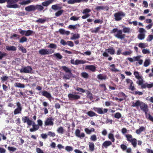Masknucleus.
<instances>
[{
    "instance_id": "1",
    "label": "nucleus",
    "mask_w": 153,
    "mask_h": 153,
    "mask_svg": "<svg viewBox=\"0 0 153 153\" xmlns=\"http://www.w3.org/2000/svg\"><path fill=\"white\" fill-rule=\"evenodd\" d=\"M131 106L136 107L140 106L141 110L144 112L145 114H147L148 111V105L140 100H137L135 102H133L132 103Z\"/></svg>"
},
{
    "instance_id": "2",
    "label": "nucleus",
    "mask_w": 153,
    "mask_h": 153,
    "mask_svg": "<svg viewBox=\"0 0 153 153\" xmlns=\"http://www.w3.org/2000/svg\"><path fill=\"white\" fill-rule=\"evenodd\" d=\"M54 50L52 49H42L39 51V53L42 55L50 54L54 52Z\"/></svg>"
},
{
    "instance_id": "3",
    "label": "nucleus",
    "mask_w": 153,
    "mask_h": 153,
    "mask_svg": "<svg viewBox=\"0 0 153 153\" xmlns=\"http://www.w3.org/2000/svg\"><path fill=\"white\" fill-rule=\"evenodd\" d=\"M54 119L51 117L47 118L44 121L45 126H52L54 124Z\"/></svg>"
},
{
    "instance_id": "4",
    "label": "nucleus",
    "mask_w": 153,
    "mask_h": 153,
    "mask_svg": "<svg viewBox=\"0 0 153 153\" xmlns=\"http://www.w3.org/2000/svg\"><path fill=\"white\" fill-rule=\"evenodd\" d=\"M18 31L19 33L22 35H25L27 36L31 35L33 33V31L32 30H23L21 28L19 29Z\"/></svg>"
},
{
    "instance_id": "5",
    "label": "nucleus",
    "mask_w": 153,
    "mask_h": 153,
    "mask_svg": "<svg viewBox=\"0 0 153 153\" xmlns=\"http://www.w3.org/2000/svg\"><path fill=\"white\" fill-rule=\"evenodd\" d=\"M138 31L140 33L137 36L138 39L141 40L143 39L145 37V33H146V31L143 28H140Z\"/></svg>"
},
{
    "instance_id": "6",
    "label": "nucleus",
    "mask_w": 153,
    "mask_h": 153,
    "mask_svg": "<svg viewBox=\"0 0 153 153\" xmlns=\"http://www.w3.org/2000/svg\"><path fill=\"white\" fill-rule=\"evenodd\" d=\"M125 16V13L121 11L116 13L114 14L115 19L117 21H120Z\"/></svg>"
},
{
    "instance_id": "7",
    "label": "nucleus",
    "mask_w": 153,
    "mask_h": 153,
    "mask_svg": "<svg viewBox=\"0 0 153 153\" xmlns=\"http://www.w3.org/2000/svg\"><path fill=\"white\" fill-rule=\"evenodd\" d=\"M115 51L114 49L112 48L106 49L102 55L104 57H108L109 56L108 53L111 55H113L114 54Z\"/></svg>"
},
{
    "instance_id": "8",
    "label": "nucleus",
    "mask_w": 153,
    "mask_h": 153,
    "mask_svg": "<svg viewBox=\"0 0 153 153\" xmlns=\"http://www.w3.org/2000/svg\"><path fill=\"white\" fill-rule=\"evenodd\" d=\"M76 93L73 92L68 94V97L70 100H75L80 99V96L76 94Z\"/></svg>"
},
{
    "instance_id": "9",
    "label": "nucleus",
    "mask_w": 153,
    "mask_h": 153,
    "mask_svg": "<svg viewBox=\"0 0 153 153\" xmlns=\"http://www.w3.org/2000/svg\"><path fill=\"white\" fill-rule=\"evenodd\" d=\"M16 105L17 107L15 109L13 112L14 115L21 114L22 109L21 104L19 102H17Z\"/></svg>"
},
{
    "instance_id": "10",
    "label": "nucleus",
    "mask_w": 153,
    "mask_h": 153,
    "mask_svg": "<svg viewBox=\"0 0 153 153\" xmlns=\"http://www.w3.org/2000/svg\"><path fill=\"white\" fill-rule=\"evenodd\" d=\"M134 75L135 77L138 80L137 81V83L140 85L142 84V82L143 81L142 77L140 75L139 73L137 71H135L134 72Z\"/></svg>"
},
{
    "instance_id": "11",
    "label": "nucleus",
    "mask_w": 153,
    "mask_h": 153,
    "mask_svg": "<svg viewBox=\"0 0 153 153\" xmlns=\"http://www.w3.org/2000/svg\"><path fill=\"white\" fill-rule=\"evenodd\" d=\"M32 70V68L30 66L27 67H22V68L20 70V72L21 73H30Z\"/></svg>"
},
{
    "instance_id": "12",
    "label": "nucleus",
    "mask_w": 153,
    "mask_h": 153,
    "mask_svg": "<svg viewBox=\"0 0 153 153\" xmlns=\"http://www.w3.org/2000/svg\"><path fill=\"white\" fill-rule=\"evenodd\" d=\"M115 36L117 38L121 39H123L125 36V35L122 34V31L120 30H118Z\"/></svg>"
},
{
    "instance_id": "13",
    "label": "nucleus",
    "mask_w": 153,
    "mask_h": 153,
    "mask_svg": "<svg viewBox=\"0 0 153 153\" xmlns=\"http://www.w3.org/2000/svg\"><path fill=\"white\" fill-rule=\"evenodd\" d=\"M75 134L76 137L80 138H84L85 136V134L84 133L82 132L80 133V131L79 129H77L76 130Z\"/></svg>"
},
{
    "instance_id": "14",
    "label": "nucleus",
    "mask_w": 153,
    "mask_h": 153,
    "mask_svg": "<svg viewBox=\"0 0 153 153\" xmlns=\"http://www.w3.org/2000/svg\"><path fill=\"white\" fill-rule=\"evenodd\" d=\"M88 0H68L67 3L69 4H73L75 3H78L81 2H87Z\"/></svg>"
},
{
    "instance_id": "15",
    "label": "nucleus",
    "mask_w": 153,
    "mask_h": 153,
    "mask_svg": "<svg viewBox=\"0 0 153 153\" xmlns=\"http://www.w3.org/2000/svg\"><path fill=\"white\" fill-rule=\"evenodd\" d=\"M140 85H141L142 88H145L146 87L148 88H151L152 87H153V83L150 84L146 83L144 84H143V81L142 82V84Z\"/></svg>"
},
{
    "instance_id": "16",
    "label": "nucleus",
    "mask_w": 153,
    "mask_h": 153,
    "mask_svg": "<svg viewBox=\"0 0 153 153\" xmlns=\"http://www.w3.org/2000/svg\"><path fill=\"white\" fill-rule=\"evenodd\" d=\"M85 69H88L92 72H94L95 71L96 67L93 65H87L85 66Z\"/></svg>"
},
{
    "instance_id": "17",
    "label": "nucleus",
    "mask_w": 153,
    "mask_h": 153,
    "mask_svg": "<svg viewBox=\"0 0 153 153\" xmlns=\"http://www.w3.org/2000/svg\"><path fill=\"white\" fill-rule=\"evenodd\" d=\"M112 145V143L110 141L106 140L102 144V146L105 148H107L108 147Z\"/></svg>"
},
{
    "instance_id": "18",
    "label": "nucleus",
    "mask_w": 153,
    "mask_h": 153,
    "mask_svg": "<svg viewBox=\"0 0 153 153\" xmlns=\"http://www.w3.org/2000/svg\"><path fill=\"white\" fill-rule=\"evenodd\" d=\"M42 95L47 97V98L49 99L51 97V94L46 91H43L41 92Z\"/></svg>"
},
{
    "instance_id": "19",
    "label": "nucleus",
    "mask_w": 153,
    "mask_h": 153,
    "mask_svg": "<svg viewBox=\"0 0 153 153\" xmlns=\"http://www.w3.org/2000/svg\"><path fill=\"white\" fill-rule=\"evenodd\" d=\"M21 2L19 4L21 5H26L30 3L32 1V0H20Z\"/></svg>"
},
{
    "instance_id": "20",
    "label": "nucleus",
    "mask_w": 153,
    "mask_h": 153,
    "mask_svg": "<svg viewBox=\"0 0 153 153\" xmlns=\"http://www.w3.org/2000/svg\"><path fill=\"white\" fill-rule=\"evenodd\" d=\"M54 1V0H48L42 3V5L44 6L47 7L50 4L52 3Z\"/></svg>"
},
{
    "instance_id": "21",
    "label": "nucleus",
    "mask_w": 153,
    "mask_h": 153,
    "mask_svg": "<svg viewBox=\"0 0 153 153\" xmlns=\"http://www.w3.org/2000/svg\"><path fill=\"white\" fill-rule=\"evenodd\" d=\"M5 48L8 51H16L17 49L16 47L13 46L7 45L5 47Z\"/></svg>"
},
{
    "instance_id": "22",
    "label": "nucleus",
    "mask_w": 153,
    "mask_h": 153,
    "mask_svg": "<svg viewBox=\"0 0 153 153\" xmlns=\"http://www.w3.org/2000/svg\"><path fill=\"white\" fill-rule=\"evenodd\" d=\"M25 10L27 11H31L35 10V6L30 5L26 7L25 8Z\"/></svg>"
},
{
    "instance_id": "23",
    "label": "nucleus",
    "mask_w": 153,
    "mask_h": 153,
    "mask_svg": "<svg viewBox=\"0 0 153 153\" xmlns=\"http://www.w3.org/2000/svg\"><path fill=\"white\" fill-rule=\"evenodd\" d=\"M59 32L60 34L62 35H69L70 33V32L68 31H65L64 29H60L59 30Z\"/></svg>"
},
{
    "instance_id": "24",
    "label": "nucleus",
    "mask_w": 153,
    "mask_h": 153,
    "mask_svg": "<svg viewBox=\"0 0 153 153\" xmlns=\"http://www.w3.org/2000/svg\"><path fill=\"white\" fill-rule=\"evenodd\" d=\"M85 113L90 117H93L95 116L97 117V114L94 112L91 111H89Z\"/></svg>"
},
{
    "instance_id": "25",
    "label": "nucleus",
    "mask_w": 153,
    "mask_h": 153,
    "mask_svg": "<svg viewBox=\"0 0 153 153\" xmlns=\"http://www.w3.org/2000/svg\"><path fill=\"white\" fill-rule=\"evenodd\" d=\"M102 108H94V110L97 112V113L100 114H103Z\"/></svg>"
},
{
    "instance_id": "26",
    "label": "nucleus",
    "mask_w": 153,
    "mask_h": 153,
    "mask_svg": "<svg viewBox=\"0 0 153 153\" xmlns=\"http://www.w3.org/2000/svg\"><path fill=\"white\" fill-rule=\"evenodd\" d=\"M145 129V128L143 126L140 127L136 131V133L137 134H140L141 132L143 131Z\"/></svg>"
},
{
    "instance_id": "27",
    "label": "nucleus",
    "mask_w": 153,
    "mask_h": 153,
    "mask_svg": "<svg viewBox=\"0 0 153 153\" xmlns=\"http://www.w3.org/2000/svg\"><path fill=\"white\" fill-rule=\"evenodd\" d=\"M86 62V61L83 60L76 59V65L80 64H84Z\"/></svg>"
},
{
    "instance_id": "28",
    "label": "nucleus",
    "mask_w": 153,
    "mask_h": 153,
    "mask_svg": "<svg viewBox=\"0 0 153 153\" xmlns=\"http://www.w3.org/2000/svg\"><path fill=\"white\" fill-rule=\"evenodd\" d=\"M67 74L64 75L63 78L66 79H69L71 77L72 74L71 72H67Z\"/></svg>"
},
{
    "instance_id": "29",
    "label": "nucleus",
    "mask_w": 153,
    "mask_h": 153,
    "mask_svg": "<svg viewBox=\"0 0 153 153\" xmlns=\"http://www.w3.org/2000/svg\"><path fill=\"white\" fill-rule=\"evenodd\" d=\"M89 149L91 151H93L94 150V145L93 142H90L89 143Z\"/></svg>"
},
{
    "instance_id": "30",
    "label": "nucleus",
    "mask_w": 153,
    "mask_h": 153,
    "mask_svg": "<svg viewBox=\"0 0 153 153\" xmlns=\"http://www.w3.org/2000/svg\"><path fill=\"white\" fill-rule=\"evenodd\" d=\"M80 38V35L78 33L74 34L70 38L71 40H74L78 39Z\"/></svg>"
},
{
    "instance_id": "31",
    "label": "nucleus",
    "mask_w": 153,
    "mask_h": 153,
    "mask_svg": "<svg viewBox=\"0 0 153 153\" xmlns=\"http://www.w3.org/2000/svg\"><path fill=\"white\" fill-rule=\"evenodd\" d=\"M104 9H105L106 10H108L107 7H106L105 6H97L95 9L99 11L100 10H103Z\"/></svg>"
},
{
    "instance_id": "32",
    "label": "nucleus",
    "mask_w": 153,
    "mask_h": 153,
    "mask_svg": "<svg viewBox=\"0 0 153 153\" xmlns=\"http://www.w3.org/2000/svg\"><path fill=\"white\" fill-rule=\"evenodd\" d=\"M150 60L149 59H146L144 63V66L145 67L148 66L150 64Z\"/></svg>"
},
{
    "instance_id": "33",
    "label": "nucleus",
    "mask_w": 153,
    "mask_h": 153,
    "mask_svg": "<svg viewBox=\"0 0 153 153\" xmlns=\"http://www.w3.org/2000/svg\"><path fill=\"white\" fill-rule=\"evenodd\" d=\"M108 138L112 142H114L115 139L114 137L113 134L111 133H109L108 134Z\"/></svg>"
},
{
    "instance_id": "34",
    "label": "nucleus",
    "mask_w": 153,
    "mask_h": 153,
    "mask_svg": "<svg viewBox=\"0 0 153 153\" xmlns=\"http://www.w3.org/2000/svg\"><path fill=\"white\" fill-rule=\"evenodd\" d=\"M97 78L100 80L105 79H106V76L105 75H103L102 74H99L97 76Z\"/></svg>"
},
{
    "instance_id": "35",
    "label": "nucleus",
    "mask_w": 153,
    "mask_h": 153,
    "mask_svg": "<svg viewBox=\"0 0 153 153\" xmlns=\"http://www.w3.org/2000/svg\"><path fill=\"white\" fill-rule=\"evenodd\" d=\"M134 148L136 147L137 146V140L135 138H134L130 142Z\"/></svg>"
},
{
    "instance_id": "36",
    "label": "nucleus",
    "mask_w": 153,
    "mask_h": 153,
    "mask_svg": "<svg viewBox=\"0 0 153 153\" xmlns=\"http://www.w3.org/2000/svg\"><path fill=\"white\" fill-rule=\"evenodd\" d=\"M80 25L79 24H77L75 25H70L68 27V28L70 29H75L77 28V27H79Z\"/></svg>"
},
{
    "instance_id": "37",
    "label": "nucleus",
    "mask_w": 153,
    "mask_h": 153,
    "mask_svg": "<svg viewBox=\"0 0 153 153\" xmlns=\"http://www.w3.org/2000/svg\"><path fill=\"white\" fill-rule=\"evenodd\" d=\"M110 67L111 68V70L113 71L116 72L119 71V70L118 69H117L115 68V65L114 64H112L110 65Z\"/></svg>"
},
{
    "instance_id": "38",
    "label": "nucleus",
    "mask_w": 153,
    "mask_h": 153,
    "mask_svg": "<svg viewBox=\"0 0 153 153\" xmlns=\"http://www.w3.org/2000/svg\"><path fill=\"white\" fill-rule=\"evenodd\" d=\"M35 10H37L39 11H41L43 10L44 7L41 5H36L35 6Z\"/></svg>"
},
{
    "instance_id": "39",
    "label": "nucleus",
    "mask_w": 153,
    "mask_h": 153,
    "mask_svg": "<svg viewBox=\"0 0 153 153\" xmlns=\"http://www.w3.org/2000/svg\"><path fill=\"white\" fill-rule=\"evenodd\" d=\"M53 56L57 59H61L62 58V56L59 53H56L53 54Z\"/></svg>"
},
{
    "instance_id": "40",
    "label": "nucleus",
    "mask_w": 153,
    "mask_h": 153,
    "mask_svg": "<svg viewBox=\"0 0 153 153\" xmlns=\"http://www.w3.org/2000/svg\"><path fill=\"white\" fill-rule=\"evenodd\" d=\"M58 4H55L52 5L51 8L54 10H56L59 9H60L61 8V7L58 6Z\"/></svg>"
},
{
    "instance_id": "41",
    "label": "nucleus",
    "mask_w": 153,
    "mask_h": 153,
    "mask_svg": "<svg viewBox=\"0 0 153 153\" xmlns=\"http://www.w3.org/2000/svg\"><path fill=\"white\" fill-rule=\"evenodd\" d=\"M146 117V118L149 120L153 122V117L151 116L149 114H145Z\"/></svg>"
},
{
    "instance_id": "42",
    "label": "nucleus",
    "mask_w": 153,
    "mask_h": 153,
    "mask_svg": "<svg viewBox=\"0 0 153 153\" xmlns=\"http://www.w3.org/2000/svg\"><path fill=\"white\" fill-rule=\"evenodd\" d=\"M125 136L127 138V140L130 142L133 138L131 135L129 134H126Z\"/></svg>"
},
{
    "instance_id": "43",
    "label": "nucleus",
    "mask_w": 153,
    "mask_h": 153,
    "mask_svg": "<svg viewBox=\"0 0 153 153\" xmlns=\"http://www.w3.org/2000/svg\"><path fill=\"white\" fill-rule=\"evenodd\" d=\"M139 47L141 48H145L148 46V44L145 43H140L138 44Z\"/></svg>"
},
{
    "instance_id": "44",
    "label": "nucleus",
    "mask_w": 153,
    "mask_h": 153,
    "mask_svg": "<svg viewBox=\"0 0 153 153\" xmlns=\"http://www.w3.org/2000/svg\"><path fill=\"white\" fill-rule=\"evenodd\" d=\"M15 86L18 88H24L25 87V85L24 84L20 83H16Z\"/></svg>"
},
{
    "instance_id": "45",
    "label": "nucleus",
    "mask_w": 153,
    "mask_h": 153,
    "mask_svg": "<svg viewBox=\"0 0 153 153\" xmlns=\"http://www.w3.org/2000/svg\"><path fill=\"white\" fill-rule=\"evenodd\" d=\"M81 75L82 77L86 79L88 78L89 76L88 74L85 72H82L81 73Z\"/></svg>"
},
{
    "instance_id": "46",
    "label": "nucleus",
    "mask_w": 153,
    "mask_h": 153,
    "mask_svg": "<svg viewBox=\"0 0 153 153\" xmlns=\"http://www.w3.org/2000/svg\"><path fill=\"white\" fill-rule=\"evenodd\" d=\"M142 52L143 54H149L150 53L151 51L149 49H144L142 50Z\"/></svg>"
},
{
    "instance_id": "47",
    "label": "nucleus",
    "mask_w": 153,
    "mask_h": 153,
    "mask_svg": "<svg viewBox=\"0 0 153 153\" xmlns=\"http://www.w3.org/2000/svg\"><path fill=\"white\" fill-rule=\"evenodd\" d=\"M122 27H123V32L124 33H129L130 30V28L129 27H124V26H123Z\"/></svg>"
},
{
    "instance_id": "48",
    "label": "nucleus",
    "mask_w": 153,
    "mask_h": 153,
    "mask_svg": "<svg viewBox=\"0 0 153 153\" xmlns=\"http://www.w3.org/2000/svg\"><path fill=\"white\" fill-rule=\"evenodd\" d=\"M57 131L59 134H63L64 132L63 128L62 127H60L57 129Z\"/></svg>"
},
{
    "instance_id": "49",
    "label": "nucleus",
    "mask_w": 153,
    "mask_h": 153,
    "mask_svg": "<svg viewBox=\"0 0 153 153\" xmlns=\"http://www.w3.org/2000/svg\"><path fill=\"white\" fill-rule=\"evenodd\" d=\"M46 21H47V20H46V18L45 19H44L40 18V19H39L38 20H36V22H37L40 23H44Z\"/></svg>"
},
{
    "instance_id": "50",
    "label": "nucleus",
    "mask_w": 153,
    "mask_h": 153,
    "mask_svg": "<svg viewBox=\"0 0 153 153\" xmlns=\"http://www.w3.org/2000/svg\"><path fill=\"white\" fill-rule=\"evenodd\" d=\"M90 140L93 141H95L97 140V136L95 134L91 135L90 137Z\"/></svg>"
},
{
    "instance_id": "51",
    "label": "nucleus",
    "mask_w": 153,
    "mask_h": 153,
    "mask_svg": "<svg viewBox=\"0 0 153 153\" xmlns=\"http://www.w3.org/2000/svg\"><path fill=\"white\" fill-rule=\"evenodd\" d=\"M62 68L63 70L66 73L71 72L70 69L66 66H63L62 67Z\"/></svg>"
},
{
    "instance_id": "52",
    "label": "nucleus",
    "mask_w": 153,
    "mask_h": 153,
    "mask_svg": "<svg viewBox=\"0 0 153 153\" xmlns=\"http://www.w3.org/2000/svg\"><path fill=\"white\" fill-rule=\"evenodd\" d=\"M63 12L64 10H60L56 12L55 14V15L57 17L61 15Z\"/></svg>"
},
{
    "instance_id": "53",
    "label": "nucleus",
    "mask_w": 153,
    "mask_h": 153,
    "mask_svg": "<svg viewBox=\"0 0 153 153\" xmlns=\"http://www.w3.org/2000/svg\"><path fill=\"white\" fill-rule=\"evenodd\" d=\"M27 38L25 36L22 37L19 40V42L20 43H23L27 41Z\"/></svg>"
},
{
    "instance_id": "54",
    "label": "nucleus",
    "mask_w": 153,
    "mask_h": 153,
    "mask_svg": "<svg viewBox=\"0 0 153 153\" xmlns=\"http://www.w3.org/2000/svg\"><path fill=\"white\" fill-rule=\"evenodd\" d=\"M127 59L131 62H134L136 61L135 56H134L133 58L128 57Z\"/></svg>"
},
{
    "instance_id": "55",
    "label": "nucleus",
    "mask_w": 153,
    "mask_h": 153,
    "mask_svg": "<svg viewBox=\"0 0 153 153\" xmlns=\"http://www.w3.org/2000/svg\"><path fill=\"white\" fill-rule=\"evenodd\" d=\"M48 47L51 48L56 49L57 48V46L56 45L53 44H50L48 46Z\"/></svg>"
},
{
    "instance_id": "56",
    "label": "nucleus",
    "mask_w": 153,
    "mask_h": 153,
    "mask_svg": "<svg viewBox=\"0 0 153 153\" xmlns=\"http://www.w3.org/2000/svg\"><path fill=\"white\" fill-rule=\"evenodd\" d=\"M80 17H77L75 16H73L71 17L70 18V19L71 20H72L73 21H76L78 20L79 18Z\"/></svg>"
},
{
    "instance_id": "57",
    "label": "nucleus",
    "mask_w": 153,
    "mask_h": 153,
    "mask_svg": "<svg viewBox=\"0 0 153 153\" xmlns=\"http://www.w3.org/2000/svg\"><path fill=\"white\" fill-rule=\"evenodd\" d=\"M75 89L77 91L82 92L84 93L85 92V90L79 87H77Z\"/></svg>"
},
{
    "instance_id": "58",
    "label": "nucleus",
    "mask_w": 153,
    "mask_h": 153,
    "mask_svg": "<svg viewBox=\"0 0 153 153\" xmlns=\"http://www.w3.org/2000/svg\"><path fill=\"white\" fill-rule=\"evenodd\" d=\"M29 117L27 116H25L22 117V120L24 123H27Z\"/></svg>"
},
{
    "instance_id": "59",
    "label": "nucleus",
    "mask_w": 153,
    "mask_h": 153,
    "mask_svg": "<svg viewBox=\"0 0 153 153\" xmlns=\"http://www.w3.org/2000/svg\"><path fill=\"white\" fill-rule=\"evenodd\" d=\"M91 12V10L90 9L88 8H86L83 10L82 13L83 14H86L90 13Z\"/></svg>"
},
{
    "instance_id": "60",
    "label": "nucleus",
    "mask_w": 153,
    "mask_h": 153,
    "mask_svg": "<svg viewBox=\"0 0 153 153\" xmlns=\"http://www.w3.org/2000/svg\"><path fill=\"white\" fill-rule=\"evenodd\" d=\"M121 117V114L119 112L116 113L114 115V117L118 119L120 118Z\"/></svg>"
},
{
    "instance_id": "61",
    "label": "nucleus",
    "mask_w": 153,
    "mask_h": 153,
    "mask_svg": "<svg viewBox=\"0 0 153 153\" xmlns=\"http://www.w3.org/2000/svg\"><path fill=\"white\" fill-rule=\"evenodd\" d=\"M65 149L68 151L70 152L72 151L73 148L72 147L67 146L65 147Z\"/></svg>"
},
{
    "instance_id": "62",
    "label": "nucleus",
    "mask_w": 153,
    "mask_h": 153,
    "mask_svg": "<svg viewBox=\"0 0 153 153\" xmlns=\"http://www.w3.org/2000/svg\"><path fill=\"white\" fill-rule=\"evenodd\" d=\"M8 149L9 151L13 152L16 150V148L15 147L8 146Z\"/></svg>"
},
{
    "instance_id": "63",
    "label": "nucleus",
    "mask_w": 153,
    "mask_h": 153,
    "mask_svg": "<svg viewBox=\"0 0 153 153\" xmlns=\"http://www.w3.org/2000/svg\"><path fill=\"white\" fill-rule=\"evenodd\" d=\"M131 53V51H126L122 53V54L124 55L127 56L130 54Z\"/></svg>"
},
{
    "instance_id": "64",
    "label": "nucleus",
    "mask_w": 153,
    "mask_h": 153,
    "mask_svg": "<svg viewBox=\"0 0 153 153\" xmlns=\"http://www.w3.org/2000/svg\"><path fill=\"white\" fill-rule=\"evenodd\" d=\"M153 39V35H149L147 39V41L150 42Z\"/></svg>"
}]
</instances>
